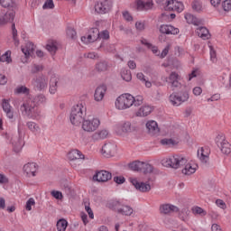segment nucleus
<instances>
[{
	"label": "nucleus",
	"mask_w": 231,
	"mask_h": 231,
	"mask_svg": "<svg viewBox=\"0 0 231 231\" xmlns=\"http://www.w3.org/2000/svg\"><path fill=\"white\" fill-rule=\"evenodd\" d=\"M173 93L170 95V102L172 106H181L183 102L189 100V88L185 85H181L180 82H172Z\"/></svg>",
	"instance_id": "f257e3e1"
},
{
	"label": "nucleus",
	"mask_w": 231,
	"mask_h": 231,
	"mask_svg": "<svg viewBox=\"0 0 231 231\" xmlns=\"http://www.w3.org/2000/svg\"><path fill=\"white\" fill-rule=\"evenodd\" d=\"M142 104H143V96L134 97L131 94H123L116 100V107L119 110L129 109L133 106L139 107Z\"/></svg>",
	"instance_id": "f03ea898"
},
{
	"label": "nucleus",
	"mask_w": 231,
	"mask_h": 231,
	"mask_svg": "<svg viewBox=\"0 0 231 231\" xmlns=\"http://www.w3.org/2000/svg\"><path fill=\"white\" fill-rule=\"evenodd\" d=\"M23 115L28 116V118H37L41 115V111H39V106H37V102L33 99H29L25 101L20 107Z\"/></svg>",
	"instance_id": "7ed1b4c3"
},
{
	"label": "nucleus",
	"mask_w": 231,
	"mask_h": 231,
	"mask_svg": "<svg viewBox=\"0 0 231 231\" xmlns=\"http://www.w3.org/2000/svg\"><path fill=\"white\" fill-rule=\"evenodd\" d=\"M69 118L72 125H80L86 118V107L82 104L72 106Z\"/></svg>",
	"instance_id": "20e7f679"
},
{
	"label": "nucleus",
	"mask_w": 231,
	"mask_h": 231,
	"mask_svg": "<svg viewBox=\"0 0 231 231\" xmlns=\"http://www.w3.org/2000/svg\"><path fill=\"white\" fill-rule=\"evenodd\" d=\"M189 161L187 158L181 155H175L169 159H165L162 161V165L164 167H171V169H180V167H183V165H187Z\"/></svg>",
	"instance_id": "39448f33"
},
{
	"label": "nucleus",
	"mask_w": 231,
	"mask_h": 231,
	"mask_svg": "<svg viewBox=\"0 0 231 231\" xmlns=\"http://www.w3.org/2000/svg\"><path fill=\"white\" fill-rule=\"evenodd\" d=\"M32 86L35 91H44L48 88V77L43 74L36 76L32 80Z\"/></svg>",
	"instance_id": "423d86ee"
},
{
	"label": "nucleus",
	"mask_w": 231,
	"mask_h": 231,
	"mask_svg": "<svg viewBox=\"0 0 231 231\" xmlns=\"http://www.w3.org/2000/svg\"><path fill=\"white\" fill-rule=\"evenodd\" d=\"M14 19H15V10H0V26H5V24H8V23H14Z\"/></svg>",
	"instance_id": "0eeeda50"
},
{
	"label": "nucleus",
	"mask_w": 231,
	"mask_h": 231,
	"mask_svg": "<svg viewBox=\"0 0 231 231\" xmlns=\"http://www.w3.org/2000/svg\"><path fill=\"white\" fill-rule=\"evenodd\" d=\"M100 126V119L93 118V119H84L82 123V129L87 133H95Z\"/></svg>",
	"instance_id": "6e6552de"
},
{
	"label": "nucleus",
	"mask_w": 231,
	"mask_h": 231,
	"mask_svg": "<svg viewBox=\"0 0 231 231\" xmlns=\"http://www.w3.org/2000/svg\"><path fill=\"white\" fill-rule=\"evenodd\" d=\"M113 8V0H101L95 5L97 14H107Z\"/></svg>",
	"instance_id": "1a4fd4ad"
},
{
	"label": "nucleus",
	"mask_w": 231,
	"mask_h": 231,
	"mask_svg": "<svg viewBox=\"0 0 231 231\" xmlns=\"http://www.w3.org/2000/svg\"><path fill=\"white\" fill-rule=\"evenodd\" d=\"M113 174L106 170H101L96 171V173L93 176L94 181H98L99 183H106V181H109V180H112Z\"/></svg>",
	"instance_id": "9d476101"
},
{
	"label": "nucleus",
	"mask_w": 231,
	"mask_h": 231,
	"mask_svg": "<svg viewBox=\"0 0 231 231\" xmlns=\"http://www.w3.org/2000/svg\"><path fill=\"white\" fill-rule=\"evenodd\" d=\"M132 185L138 190L139 192H150L151 191V184L149 182H140L136 179L130 180Z\"/></svg>",
	"instance_id": "9b49d317"
},
{
	"label": "nucleus",
	"mask_w": 231,
	"mask_h": 231,
	"mask_svg": "<svg viewBox=\"0 0 231 231\" xmlns=\"http://www.w3.org/2000/svg\"><path fill=\"white\" fill-rule=\"evenodd\" d=\"M166 8H168L170 12H178V14H181L184 5L181 2L176 0H168L166 2Z\"/></svg>",
	"instance_id": "f8f14e48"
},
{
	"label": "nucleus",
	"mask_w": 231,
	"mask_h": 231,
	"mask_svg": "<svg viewBox=\"0 0 231 231\" xmlns=\"http://www.w3.org/2000/svg\"><path fill=\"white\" fill-rule=\"evenodd\" d=\"M13 149L14 152H21L23 147H24V141L23 137L17 134L12 137Z\"/></svg>",
	"instance_id": "ddd939ff"
},
{
	"label": "nucleus",
	"mask_w": 231,
	"mask_h": 231,
	"mask_svg": "<svg viewBox=\"0 0 231 231\" xmlns=\"http://www.w3.org/2000/svg\"><path fill=\"white\" fill-rule=\"evenodd\" d=\"M217 145L220 148L223 154H230L231 144L228 143V141L225 140L223 137H217Z\"/></svg>",
	"instance_id": "4468645a"
},
{
	"label": "nucleus",
	"mask_w": 231,
	"mask_h": 231,
	"mask_svg": "<svg viewBox=\"0 0 231 231\" xmlns=\"http://www.w3.org/2000/svg\"><path fill=\"white\" fill-rule=\"evenodd\" d=\"M159 32L164 35H178L180 29L175 28L172 25L162 24L159 28Z\"/></svg>",
	"instance_id": "2eb2a0df"
},
{
	"label": "nucleus",
	"mask_w": 231,
	"mask_h": 231,
	"mask_svg": "<svg viewBox=\"0 0 231 231\" xmlns=\"http://www.w3.org/2000/svg\"><path fill=\"white\" fill-rule=\"evenodd\" d=\"M180 208L172 204H162L160 206V212L164 216H169L174 212H179Z\"/></svg>",
	"instance_id": "dca6fc26"
},
{
	"label": "nucleus",
	"mask_w": 231,
	"mask_h": 231,
	"mask_svg": "<svg viewBox=\"0 0 231 231\" xmlns=\"http://www.w3.org/2000/svg\"><path fill=\"white\" fill-rule=\"evenodd\" d=\"M115 152H116V148L113 143H105L102 147V154L105 158H111V156H115Z\"/></svg>",
	"instance_id": "f3484780"
},
{
	"label": "nucleus",
	"mask_w": 231,
	"mask_h": 231,
	"mask_svg": "<svg viewBox=\"0 0 231 231\" xmlns=\"http://www.w3.org/2000/svg\"><path fill=\"white\" fill-rule=\"evenodd\" d=\"M106 91L107 87L106 85H100L99 87H97L94 94V98L96 102H101V100H104V97Z\"/></svg>",
	"instance_id": "a211bd4d"
},
{
	"label": "nucleus",
	"mask_w": 231,
	"mask_h": 231,
	"mask_svg": "<svg viewBox=\"0 0 231 231\" xmlns=\"http://www.w3.org/2000/svg\"><path fill=\"white\" fill-rule=\"evenodd\" d=\"M146 129H148V133L152 136H156V134H160V128L158 127V123H156V121H148L146 123Z\"/></svg>",
	"instance_id": "6ab92c4d"
},
{
	"label": "nucleus",
	"mask_w": 231,
	"mask_h": 231,
	"mask_svg": "<svg viewBox=\"0 0 231 231\" xmlns=\"http://www.w3.org/2000/svg\"><path fill=\"white\" fill-rule=\"evenodd\" d=\"M141 172H143V174H152V172H154V174H158V170H156L154 166L149 162H143L141 166Z\"/></svg>",
	"instance_id": "aec40b11"
},
{
	"label": "nucleus",
	"mask_w": 231,
	"mask_h": 231,
	"mask_svg": "<svg viewBox=\"0 0 231 231\" xmlns=\"http://www.w3.org/2000/svg\"><path fill=\"white\" fill-rule=\"evenodd\" d=\"M98 39H100V31L98 28L90 29L88 35V42H95Z\"/></svg>",
	"instance_id": "412c9836"
},
{
	"label": "nucleus",
	"mask_w": 231,
	"mask_h": 231,
	"mask_svg": "<svg viewBox=\"0 0 231 231\" xmlns=\"http://www.w3.org/2000/svg\"><path fill=\"white\" fill-rule=\"evenodd\" d=\"M2 107L5 113H6L7 118H9V120H14V112L12 111L10 102H8L6 99H3Z\"/></svg>",
	"instance_id": "4be33fe9"
},
{
	"label": "nucleus",
	"mask_w": 231,
	"mask_h": 231,
	"mask_svg": "<svg viewBox=\"0 0 231 231\" xmlns=\"http://www.w3.org/2000/svg\"><path fill=\"white\" fill-rule=\"evenodd\" d=\"M185 19L189 24H194L195 26H199V24H203V20L194 16L191 14H186Z\"/></svg>",
	"instance_id": "5701e85b"
},
{
	"label": "nucleus",
	"mask_w": 231,
	"mask_h": 231,
	"mask_svg": "<svg viewBox=\"0 0 231 231\" xmlns=\"http://www.w3.org/2000/svg\"><path fill=\"white\" fill-rule=\"evenodd\" d=\"M36 171L35 162H29L23 166V172L26 176H35Z\"/></svg>",
	"instance_id": "b1692460"
},
{
	"label": "nucleus",
	"mask_w": 231,
	"mask_h": 231,
	"mask_svg": "<svg viewBox=\"0 0 231 231\" xmlns=\"http://www.w3.org/2000/svg\"><path fill=\"white\" fill-rule=\"evenodd\" d=\"M152 113V107L151 106H143L135 113V116H149V114Z\"/></svg>",
	"instance_id": "393cba45"
},
{
	"label": "nucleus",
	"mask_w": 231,
	"mask_h": 231,
	"mask_svg": "<svg viewBox=\"0 0 231 231\" xmlns=\"http://www.w3.org/2000/svg\"><path fill=\"white\" fill-rule=\"evenodd\" d=\"M68 158L70 162H73L74 160H84L85 156L81 151L72 150L68 153Z\"/></svg>",
	"instance_id": "a878e982"
},
{
	"label": "nucleus",
	"mask_w": 231,
	"mask_h": 231,
	"mask_svg": "<svg viewBox=\"0 0 231 231\" xmlns=\"http://www.w3.org/2000/svg\"><path fill=\"white\" fill-rule=\"evenodd\" d=\"M152 1L137 0V10H151L152 8Z\"/></svg>",
	"instance_id": "bb28decb"
},
{
	"label": "nucleus",
	"mask_w": 231,
	"mask_h": 231,
	"mask_svg": "<svg viewBox=\"0 0 231 231\" xmlns=\"http://www.w3.org/2000/svg\"><path fill=\"white\" fill-rule=\"evenodd\" d=\"M22 51L24 54L25 59H28L30 55L33 54L35 51V45L32 42H28L24 48H22Z\"/></svg>",
	"instance_id": "cd10ccee"
},
{
	"label": "nucleus",
	"mask_w": 231,
	"mask_h": 231,
	"mask_svg": "<svg viewBox=\"0 0 231 231\" xmlns=\"http://www.w3.org/2000/svg\"><path fill=\"white\" fill-rule=\"evenodd\" d=\"M109 69V63L106 60H100L96 64V71L97 73H104Z\"/></svg>",
	"instance_id": "c85d7f7f"
},
{
	"label": "nucleus",
	"mask_w": 231,
	"mask_h": 231,
	"mask_svg": "<svg viewBox=\"0 0 231 231\" xmlns=\"http://www.w3.org/2000/svg\"><path fill=\"white\" fill-rule=\"evenodd\" d=\"M197 33H198L199 37H200V39H203L204 41L210 39V32H208V29H207V27L198 28Z\"/></svg>",
	"instance_id": "c756f323"
},
{
	"label": "nucleus",
	"mask_w": 231,
	"mask_h": 231,
	"mask_svg": "<svg viewBox=\"0 0 231 231\" xmlns=\"http://www.w3.org/2000/svg\"><path fill=\"white\" fill-rule=\"evenodd\" d=\"M0 5L3 8H8V10H15L17 8L15 0H0Z\"/></svg>",
	"instance_id": "7c9ffc66"
},
{
	"label": "nucleus",
	"mask_w": 231,
	"mask_h": 231,
	"mask_svg": "<svg viewBox=\"0 0 231 231\" xmlns=\"http://www.w3.org/2000/svg\"><path fill=\"white\" fill-rule=\"evenodd\" d=\"M46 50L51 52V55H55V53H57V50H59V47H57V42L50 40L46 45Z\"/></svg>",
	"instance_id": "2f4dec72"
},
{
	"label": "nucleus",
	"mask_w": 231,
	"mask_h": 231,
	"mask_svg": "<svg viewBox=\"0 0 231 231\" xmlns=\"http://www.w3.org/2000/svg\"><path fill=\"white\" fill-rule=\"evenodd\" d=\"M191 7L193 12H197V14H201V12H203V3L201 0H193Z\"/></svg>",
	"instance_id": "473e14b6"
},
{
	"label": "nucleus",
	"mask_w": 231,
	"mask_h": 231,
	"mask_svg": "<svg viewBox=\"0 0 231 231\" xmlns=\"http://www.w3.org/2000/svg\"><path fill=\"white\" fill-rule=\"evenodd\" d=\"M59 82V79L57 77L52 76L50 80V88L49 91L51 95H55L57 93V84Z\"/></svg>",
	"instance_id": "72a5a7b5"
},
{
	"label": "nucleus",
	"mask_w": 231,
	"mask_h": 231,
	"mask_svg": "<svg viewBox=\"0 0 231 231\" xmlns=\"http://www.w3.org/2000/svg\"><path fill=\"white\" fill-rule=\"evenodd\" d=\"M142 165H143V162L134 161L133 162H130L128 164V167H129L130 171H134V172H141Z\"/></svg>",
	"instance_id": "f704fd0d"
},
{
	"label": "nucleus",
	"mask_w": 231,
	"mask_h": 231,
	"mask_svg": "<svg viewBox=\"0 0 231 231\" xmlns=\"http://www.w3.org/2000/svg\"><path fill=\"white\" fill-rule=\"evenodd\" d=\"M109 132L107 130H101L97 133L93 134L92 140H104L107 138Z\"/></svg>",
	"instance_id": "c9c22d12"
},
{
	"label": "nucleus",
	"mask_w": 231,
	"mask_h": 231,
	"mask_svg": "<svg viewBox=\"0 0 231 231\" xmlns=\"http://www.w3.org/2000/svg\"><path fill=\"white\" fill-rule=\"evenodd\" d=\"M56 226L58 231H66V228H68V221L64 218H60L58 220Z\"/></svg>",
	"instance_id": "e433bc0d"
},
{
	"label": "nucleus",
	"mask_w": 231,
	"mask_h": 231,
	"mask_svg": "<svg viewBox=\"0 0 231 231\" xmlns=\"http://www.w3.org/2000/svg\"><path fill=\"white\" fill-rule=\"evenodd\" d=\"M117 214H122V216H131V214H133V209L129 206H121V208L118 209Z\"/></svg>",
	"instance_id": "4c0bfd02"
},
{
	"label": "nucleus",
	"mask_w": 231,
	"mask_h": 231,
	"mask_svg": "<svg viewBox=\"0 0 231 231\" xmlns=\"http://www.w3.org/2000/svg\"><path fill=\"white\" fill-rule=\"evenodd\" d=\"M194 172H196V168L192 167L190 163L186 164L184 169H182V174L186 176H190V174H194Z\"/></svg>",
	"instance_id": "58836bf2"
},
{
	"label": "nucleus",
	"mask_w": 231,
	"mask_h": 231,
	"mask_svg": "<svg viewBox=\"0 0 231 231\" xmlns=\"http://www.w3.org/2000/svg\"><path fill=\"white\" fill-rule=\"evenodd\" d=\"M107 206H108V208H110L111 210H116L117 213H118V210H120V208H122V204L118 200H111L107 204Z\"/></svg>",
	"instance_id": "ea45409f"
},
{
	"label": "nucleus",
	"mask_w": 231,
	"mask_h": 231,
	"mask_svg": "<svg viewBox=\"0 0 231 231\" xmlns=\"http://www.w3.org/2000/svg\"><path fill=\"white\" fill-rule=\"evenodd\" d=\"M121 77H122L123 80H125V82H131V80L133 79L131 70L125 69H124L121 71Z\"/></svg>",
	"instance_id": "a19ab883"
},
{
	"label": "nucleus",
	"mask_w": 231,
	"mask_h": 231,
	"mask_svg": "<svg viewBox=\"0 0 231 231\" xmlns=\"http://www.w3.org/2000/svg\"><path fill=\"white\" fill-rule=\"evenodd\" d=\"M14 93H17V95H30V88L25 86H20L15 88Z\"/></svg>",
	"instance_id": "79ce46f5"
},
{
	"label": "nucleus",
	"mask_w": 231,
	"mask_h": 231,
	"mask_svg": "<svg viewBox=\"0 0 231 231\" xmlns=\"http://www.w3.org/2000/svg\"><path fill=\"white\" fill-rule=\"evenodd\" d=\"M205 150L203 148H200L198 151V158H199V160L203 162V163H207V160H208V156L205 155Z\"/></svg>",
	"instance_id": "37998d69"
},
{
	"label": "nucleus",
	"mask_w": 231,
	"mask_h": 231,
	"mask_svg": "<svg viewBox=\"0 0 231 231\" xmlns=\"http://www.w3.org/2000/svg\"><path fill=\"white\" fill-rule=\"evenodd\" d=\"M123 133H133L134 131V127L131 126L130 122H126L122 126Z\"/></svg>",
	"instance_id": "c03bdc74"
},
{
	"label": "nucleus",
	"mask_w": 231,
	"mask_h": 231,
	"mask_svg": "<svg viewBox=\"0 0 231 231\" xmlns=\"http://www.w3.org/2000/svg\"><path fill=\"white\" fill-rule=\"evenodd\" d=\"M193 214L199 215V216H207V211L203 209V208L200 207H195L192 208Z\"/></svg>",
	"instance_id": "a18cd8bd"
},
{
	"label": "nucleus",
	"mask_w": 231,
	"mask_h": 231,
	"mask_svg": "<svg viewBox=\"0 0 231 231\" xmlns=\"http://www.w3.org/2000/svg\"><path fill=\"white\" fill-rule=\"evenodd\" d=\"M43 10H53L55 8V4H53V0H46L44 5H42Z\"/></svg>",
	"instance_id": "49530a36"
},
{
	"label": "nucleus",
	"mask_w": 231,
	"mask_h": 231,
	"mask_svg": "<svg viewBox=\"0 0 231 231\" xmlns=\"http://www.w3.org/2000/svg\"><path fill=\"white\" fill-rule=\"evenodd\" d=\"M67 37H69V39H77V31H75V29L71 28V27H68L67 28Z\"/></svg>",
	"instance_id": "de8ad7c7"
},
{
	"label": "nucleus",
	"mask_w": 231,
	"mask_h": 231,
	"mask_svg": "<svg viewBox=\"0 0 231 231\" xmlns=\"http://www.w3.org/2000/svg\"><path fill=\"white\" fill-rule=\"evenodd\" d=\"M0 62H7L10 64L12 62V58L8 55V51L5 52L2 56H0Z\"/></svg>",
	"instance_id": "09e8293b"
},
{
	"label": "nucleus",
	"mask_w": 231,
	"mask_h": 231,
	"mask_svg": "<svg viewBox=\"0 0 231 231\" xmlns=\"http://www.w3.org/2000/svg\"><path fill=\"white\" fill-rule=\"evenodd\" d=\"M161 143L162 145H176L178 143H176V141L173 139L164 138L161 140Z\"/></svg>",
	"instance_id": "8fccbe9b"
},
{
	"label": "nucleus",
	"mask_w": 231,
	"mask_h": 231,
	"mask_svg": "<svg viewBox=\"0 0 231 231\" xmlns=\"http://www.w3.org/2000/svg\"><path fill=\"white\" fill-rule=\"evenodd\" d=\"M222 8L224 12H230L231 10V0H225L222 3Z\"/></svg>",
	"instance_id": "3c124183"
},
{
	"label": "nucleus",
	"mask_w": 231,
	"mask_h": 231,
	"mask_svg": "<svg viewBox=\"0 0 231 231\" xmlns=\"http://www.w3.org/2000/svg\"><path fill=\"white\" fill-rule=\"evenodd\" d=\"M27 127L30 129V131H32V133H35V131H39V126H37V124L33 122H28Z\"/></svg>",
	"instance_id": "603ef678"
},
{
	"label": "nucleus",
	"mask_w": 231,
	"mask_h": 231,
	"mask_svg": "<svg viewBox=\"0 0 231 231\" xmlns=\"http://www.w3.org/2000/svg\"><path fill=\"white\" fill-rule=\"evenodd\" d=\"M43 69H44V67H42V65L34 64L32 69H31V73L32 74L39 73V71H42Z\"/></svg>",
	"instance_id": "864d4df0"
},
{
	"label": "nucleus",
	"mask_w": 231,
	"mask_h": 231,
	"mask_svg": "<svg viewBox=\"0 0 231 231\" xmlns=\"http://www.w3.org/2000/svg\"><path fill=\"white\" fill-rule=\"evenodd\" d=\"M114 181L117 183V185H122L125 183V178L123 176H116L114 177Z\"/></svg>",
	"instance_id": "5fc2aeb1"
},
{
	"label": "nucleus",
	"mask_w": 231,
	"mask_h": 231,
	"mask_svg": "<svg viewBox=\"0 0 231 231\" xmlns=\"http://www.w3.org/2000/svg\"><path fill=\"white\" fill-rule=\"evenodd\" d=\"M35 205V199H33V198H30L27 202H26V206L25 208L26 210H32V206Z\"/></svg>",
	"instance_id": "6e6d98bb"
},
{
	"label": "nucleus",
	"mask_w": 231,
	"mask_h": 231,
	"mask_svg": "<svg viewBox=\"0 0 231 231\" xmlns=\"http://www.w3.org/2000/svg\"><path fill=\"white\" fill-rule=\"evenodd\" d=\"M99 39H104V41H107V39H109V31L105 30L99 32Z\"/></svg>",
	"instance_id": "4d7b16f0"
},
{
	"label": "nucleus",
	"mask_w": 231,
	"mask_h": 231,
	"mask_svg": "<svg viewBox=\"0 0 231 231\" xmlns=\"http://www.w3.org/2000/svg\"><path fill=\"white\" fill-rule=\"evenodd\" d=\"M169 50H171V45H167L162 51L160 57L161 59H165L169 55Z\"/></svg>",
	"instance_id": "13d9d810"
},
{
	"label": "nucleus",
	"mask_w": 231,
	"mask_h": 231,
	"mask_svg": "<svg viewBox=\"0 0 231 231\" xmlns=\"http://www.w3.org/2000/svg\"><path fill=\"white\" fill-rule=\"evenodd\" d=\"M178 77H179L178 73H176V72H171V73L169 79L171 82V88H172V82H179L178 81Z\"/></svg>",
	"instance_id": "bf43d9fd"
},
{
	"label": "nucleus",
	"mask_w": 231,
	"mask_h": 231,
	"mask_svg": "<svg viewBox=\"0 0 231 231\" xmlns=\"http://www.w3.org/2000/svg\"><path fill=\"white\" fill-rule=\"evenodd\" d=\"M123 17L125 21H127L128 23H130V21H133V16L131 15V14H129L128 11L123 12Z\"/></svg>",
	"instance_id": "052dcab7"
},
{
	"label": "nucleus",
	"mask_w": 231,
	"mask_h": 231,
	"mask_svg": "<svg viewBox=\"0 0 231 231\" xmlns=\"http://www.w3.org/2000/svg\"><path fill=\"white\" fill-rule=\"evenodd\" d=\"M51 196H53L55 199H62V192L60 191L53 190L51 191Z\"/></svg>",
	"instance_id": "680f3d73"
},
{
	"label": "nucleus",
	"mask_w": 231,
	"mask_h": 231,
	"mask_svg": "<svg viewBox=\"0 0 231 231\" xmlns=\"http://www.w3.org/2000/svg\"><path fill=\"white\" fill-rule=\"evenodd\" d=\"M135 28L139 32H143V30H145V24H143V23H142V22H137L135 23Z\"/></svg>",
	"instance_id": "e2e57ef3"
},
{
	"label": "nucleus",
	"mask_w": 231,
	"mask_h": 231,
	"mask_svg": "<svg viewBox=\"0 0 231 231\" xmlns=\"http://www.w3.org/2000/svg\"><path fill=\"white\" fill-rule=\"evenodd\" d=\"M201 93H203V89L200 87H195L193 88V95H195L196 97H199Z\"/></svg>",
	"instance_id": "0e129e2a"
},
{
	"label": "nucleus",
	"mask_w": 231,
	"mask_h": 231,
	"mask_svg": "<svg viewBox=\"0 0 231 231\" xmlns=\"http://www.w3.org/2000/svg\"><path fill=\"white\" fill-rule=\"evenodd\" d=\"M221 98V96L219 94H215L211 97L208 98V102H217V100H219Z\"/></svg>",
	"instance_id": "69168bd1"
},
{
	"label": "nucleus",
	"mask_w": 231,
	"mask_h": 231,
	"mask_svg": "<svg viewBox=\"0 0 231 231\" xmlns=\"http://www.w3.org/2000/svg\"><path fill=\"white\" fill-rule=\"evenodd\" d=\"M216 204L217 205V207H219L220 208H226V204H225V201L221 200V199H217L216 200Z\"/></svg>",
	"instance_id": "338daca9"
},
{
	"label": "nucleus",
	"mask_w": 231,
	"mask_h": 231,
	"mask_svg": "<svg viewBox=\"0 0 231 231\" xmlns=\"http://www.w3.org/2000/svg\"><path fill=\"white\" fill-rule=\"evenodd\" d=\"M6 82H8V79L6 78V76L0 74V84L2 86H5V84H6Z\"/></svg>",
	"instance_id": "774afa93"
}]
</instances>
